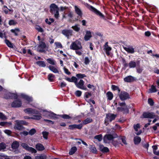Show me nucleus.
Segmentation results:
<instances>
[{
  "instance_id": "obj_31",
  "label": "nucleus",
  "mask_w": 159,
  "mask_h": 159,
  "mask_svg": "<svg viewBox=\"0 0 159 159\" xmlns=\"http://www.w3.org/2000/svg\"><path fill=\"white\" fill-rule=\"evenodd\" d=\"M55 76L52 74L50 73L48 75V79L50 82H53L54 81Z\"/></svg>"
},
{
  "instance_id": "obj_23",
  "label": "nucleus",
  "mask_w": 159,
  "mask_h": 159,
  "mask_svg": "<svg viewBox=\"0 0 159 159\" xmlns=\"http://www.w3.org/2000/svg\"><path fill=\"white\" fill-rule=\"evenodd\" d=\"M124 49L128 53L133 54L134 52V49L132 46L128 47H124Z\"/></svg>"
},
{
  "instance_id": "obj_36",
  "label": "nucleus",
  "mask_w": 159,
  "mask_h": 159,
  "mask_svg": "<svg viewBox=\"0 0 159 159\" xmlns=\"http://www.w3.org/2000/svg\"><path fill=\"white\" fill-rule=\"evenodd\" d=\"M107 99L109 100H111L113 97V93L111 92H108L106 94Z\"/></svg>"
},
{
  "instance_id": "obj_10",
  "label": "nucleus",
  "mask_w": 159,
  "mask_h": 159,
  "mask_svg": "<svg viewBox=\"0 0 159 159\" xmlns=\"http://www.w3.org/2000/svg\"><path fill=\"white\" fill-rule=\"evenodd\" d=\"M11 104V106L14 108H19L21 107L22 104L21 101L19 99H16Z\"/></svg>"
},
{
  "instance_id": "obj_62",
  "label": "nucleus",
  "mask_w": 159,
  "mask_h": 159,
  "mask_svg": "<svg viewBox=\"0 0 159 159\" xmlns=\"http://www.w3.org/2000/svg\"><path fill=\"white\" fill-rule=\"evenodd\" d=\"M143 20L149 23L150 21V18L148 17H144L143 16Z\"/></svg>"
},
{
  "instance_id": "obj_34",
  "label": "nucleus",
  "mask_w": 159,
  "mask_h": 159,
  "mask_svg": "<svg viewBox=\"0 0 159 159\" xmlns=\"http://www.w3.org/2000/svg\"><path fill=\"white\" fill-rule=\"evenodd\" d=\"M47 157L46 155L42 154L39 156H36L35 159H47Z\"/></svg>"
},
{
  "instance_id": "obj_24",
  "label": "nucleus",
  "mask_w": 159,
  "mask_h": 159,
  "mask_svg": "<svg viewBox=\"0 0 159 159\" xmlns=\"http://www.w3.org/2000/svg\"><path fill=\"white\" fill-rule=\"evenodd\" d=\"M19 142L17 141H13L11 144V148L13 149H18L19 146Z\"/></svg>"
},
{
  "instance_id": "obj_21",
  "label": "nucleus",
  "mask_w": 159,
  "mask_h": 159,
  "mask_svg": "<svg viewBox=\"0 0 159 159\" xmlns=\"http://www.w3.org/2000/svg\"><path fill=\"white\" fill-rule=\"evenodd\" d=\"M65 79L68 81L70 82H74L75 84L78 81L77 78L75 76H72L71 78L67 77Z\"/></svg>"
},
{
  "instance_id": "obj_37",
  "label": "nucleus",
  "mask_w": 159,
  "mask_h": 159,
  "mask_svg": "<svg viewBox=\"0 0 159 159\" xmlns=\"http://www.w3.org/2000/svg\"><path fill=\"white\" fill-rule=\"evenodd\" d=\"M149 12L153 13H155L157 12V9L155 7H152L150 8L149 10Z\"/></svg>"
},
{
  "instance_id": "obj_33",
  "label": "nucleus",
  "mask_w": 159,
  "mask_h": 159,
  "mask_svg": "<svg viewBox=\"0 0 159 159\" xmlns=\"http://www.w3.org/2000/svg\"><path fill=\"white\" fill-rule=\"evenodd\" d=\"M49 69L54 73H59V71L54 66H50L48 67Z\"/></svg>"
},
{
  "instance_id": "obj_13",
  "label": "nucleus",
  "mask_w": 159,
  "mask_h": 159,
  "mask_svg": "<svg viewBox=\"0 0 159 159\" xmlns=\"http://www.w3.org/2000/svg\"><path fill=\"white\" fill-rule=\"evenodd\" d=\"M24 112L29 114H39V111L31 108H27L24 110Z\"/></svg>"
},
{
  "instance_id": "obj_59",
  "label": "nucleus",
  "mask_w": 159,
  "mask_h": 159,
  "mask_svg": "<svg viewBox=\"0 0 159 159\" xmlns=\"http://www.w3.org/2000/svg\"><path fill=\"white\" fill-rule=\"evenodd\" d=\"M55 44L56 45L57 47L58 48H63L62 45L61 43L59 42H56Z\"/></svg>"
},
{
  "instance_id": "obj_63",
  "label": "nucleus",
  "mask_w": 159,
  "mask_h": 159,
  "mask_svg": "<svg viewBox=\"0 0 159 159\" xmlns=\"http://www.w3.org/2000/svg\"><path fill=\"white\" fill-rule=\"evenodd\" d=\"M134 128L135 130L136 131H138V129L140 128V124H137L136 125H134Z\"/></svg>"
},
{
  "instance_id": "obj_25",
  "label": "nucleus",
  "mask_w": 159,
  "mask_h": 159,
  "mask_svg": "<svg viewBox=\"0 0 159 159\" xmlns=\"http://www.w3.org/2000/svg\"><path fill=\"white\" fill-rule=\"evenodd\" d=\"M35 148L38 151H43L45 149L44 146L40 143L37 144L35 145Z\"/></svg>"
},
{
  "instance_id": "obj_30",
  "label": "nucleus",
  "mask_w": 159,
  "mask_h": 159,
  "mask_svg": "<svg viewBox=\"0 0 159 159\" xmlns=\"http://www.w3.org/2000/svg\"><path fill=\"white\" fill-rule=\"evenodd\" d=\"M92 37V35L90 31H88L86 32V33L84 37V39L85 41L89 40Z\"/></svg>"
},
{
  "instance_id": "obj_22",
  "label": "nucleus",
  "mask_w": 159,
  "mask_h": 159,
  "mask_svg": "<svg viewBox=\"0 0 159 159\" xmlns=\"http://www.w3.org/2000/svg\"><path fill=\"white\" fill-rule=\"evenodd\" d=\"M17 120H16V122L17 123L15 124L14 125V129L19 130L23 129L24 128L23 126L19 123V122H17Z\"/></svg>"
},
{
  "instance_id": "obj_51",
  "label": "nucleus",
  "mask_w": 159,
  "mask_h": 159,
  "mask_svg": "<svg viewBox=\"0 0 159 159\" xmlns=\"http://www.w3.org/2000/svg\"><path fill=\"white\" fill-rule=\"evenodd\" d=\"M17 23V22L13 20H9L8 24L10 25H15Z\"/></svg>"
},
{
  "instance_id": "obj_58",
  "label": "nucleus",
  "mask_w": 159,
  "mask_h": 159,
  "mask_svg": "<svg viewBox=\"0 0 159 159\" xmlns=\"http://www.w3.org/2000/svg\"><path fill=\"white\" fill-rule=\"evenodd\" d=\"M4 132L9 136H11L12 132L11 130L9 129H5L4 131Z\"/></svg>"
},
{
  "instance_id": "obj_32",
  "label": "nucleus",
  "mask_w": 159,
  "mask_h": 159,
  "mask_svg": "<svg viewBox=\"0 0 159 159\" xmlns=\"http://www.w3.org/2000/svg\"><path fill=\"white\" fill-rule=\"evenodd\" d=\"M35 115H33V116L31 117V118L34 120H39L42 118V116L40 112L39 114Z\"/></svg>"
},
{
  "instance_id": "obj_19",
  "label": "nucleus",
  "mask_w": 159,
  "mask_h": 159,
  "mask_svg": "<svg viewBox=\"0 0 159 159\" xmlns=\"http://www.w3.org/2000/svg\"><path fill=\"white\" fill-rule=\"evenodd\" d=\"M124 80L125 82L131 83L134 82L135 80V79L134 77L132 76L129 75L125 78Z\"/></svg>"
},
{
  "instance_id": "obj_39",
  "label": "nucleus",
  "mask_w": 159,
  "mask_h": 159,
  "mask_svg": "<svg viewBox=\"0 0 159 159\" xmlns=\"http://www.w3.org/2000/svg\"><path fill=\"white\" fill-rule=\"evenodd\" d=\"M5 43H6L7 45L9 48H13V44L10 42L8 40L6 39L5 40Z\"/></svg>"
},
{
  "instance_id": "obj_55",
  "label": "nucleus",
  "mask_w": 159,
  "mask_h": 159,
  "mask_svg": "<svg viewBox=\"0 0 159 159\" xmlns=\"http://www.w3.org/2000/svg\"><path fill=\"white\" fill-rule=\"evenodd\" d=\"M36 132V130L34 128L31 129L29 131V134L31 135H34Z\"/></svg>"
},
{
  "instance_id": "obj_3",
  "label": "nucleus",
  "mask_w": 159,
  "mask_h": 159,
  "mask_svg": "<svg viewBox=\"0 0 159 159\" xmlns=\"http://www.w3.org/2000/svg\"><path fill=\"white\" fill-rule=\"evenodd\" d=\"M117 116L116 114L111 113H108L106 114V116L104 120V124L107 125L109 122H111L115 120Z\"/></svg>"
},
{
  "instance_id": "obj_15",
  "label": "nucleus",
  "mask_w": 159,
  "mask_h": 159,
  "mask_svg": "<svg viewBox=\"0 0 159 159\" xmlns=\"http://www.w3.org/2000/svg\"><path fill=\"white\" fill-rule=\"evenodd\" d=\"M4 98L6 99H12L13 98L17 99L18 98V96L17 94L9 93L6 94Z\"/></svg>"
},
{
  "instance_id": "obj_26",
  "label": "nucleus",
  "mask_w": 159,
  "mask_h": 159,
  "mask_svg": "<svg viewBox=\"0 0 159 159\" xmlns=\"http://www.w3.org/2000/svg\"><path fill=\"white\" fill-rule=\"evenodd\" d=\"M99 149L103 153H107L109 151V149L108 148L104 147L103 145L100 146Z\"/></svg>"
},
{
  "instance_id": "obj_57",
  "label": "nucleus",
  "mask_w": 159,
  "mask_h": 159,
  "mask_svg": "<svg viewBox=\"0 0 159 159\" xmlns=\"http://www.w3.org/2000/svg\"><path fill=\"white\" fill-rule=\"evenodd\" d=\"M148 103L151 106H152L154 105V102L153 100L151 98H149L148 100Z\"/></svg>"
},
{
  "instance_id": "obj_40",
  "label": "nucleus",
  "mask_w": 159,
  "mask_h": 159,
  "mask_svg": "<svg viewBox=\"0 0 159 159\" xmlns=\"http://www.w3.org/2000/svg\"><path fill=\"white\" fill-rule=\"evenodd\" d=\"M90 149L93 153L94 154L97 153V151L94 145H91L90 147Z\"/></svg>"
},
{
  "instance_id": "obj_7",
  "label": "nucleus",
  "mask_w": 159,
  "mask_h": 159,
  "mask_svg": "<svg viewBox=\"0 0 159 159\" xmlns=\"http://www.w3.org/2000/svg\"><path fill=\"white\" fill-rule=\"evenodd\" d=\"M46 45L45 42L43 41H39V42L37 48L39 52H45V49L46 48Z\"/></svg>"
},
{
  "instance_id": "obj_46",
  "label": "nucleus",
  "mask_w": 159,
  "mask_h": 159,
  "mask_svg": "<svg viewBox=\"0 0 159 159\" xmlns=\"http://www.w3.org/2000/svg\"><path fill=\"white\" fill-rule=\"evenodd\" d=\"M56 114L53 112L49 113L48 114V116L51 119H54L56 118Z\"/></svg>"
},
{
  "instance_id": "obj_20",
  "label": "nucleus",
  "mask_w": 159,
  "mask_h": 159,
  "mask_svg": "<svg viewBox=\"0 0 159 159\" xmlns=\"http://www.w3.org/2000/svg\"><path fill=\"white\" fill-rule=\"evenodd\" d=\"M139 62L138 61L136 63L134 61H130L129 63V68H134L136 67V66L139 65Z\"/></svg>"
},
{
  "instance_id": "obj_42",
  "label": "nucleus",
  "mask_w": 159,
  "mask_h": 159,
  "mask_svg": "<svg viewBox=\"0 0 159 159\" xmlns=\"http://www.w3.org/2000/svg\"><path fill=\"white\" fill-rule=\"evenodd\" d=\"M77 150V148L75 147H72L69 152V154L70 155L73 154Z\"/></svg>"
},
{
  "instance_id": "obj_11",
  "label": "nucleus",
  "mask_w": 159,
  "mask_h": 159,
  "mask_svg": "<svg viewBox=\"0 0 159 159\" xmlns=\"http://www.w3.org/2000/svg\"><path fill=\"white\" fill-rule=\"evenodd\" d=\"M75 85L77 88L80 89L84 90H88L87 88L84 86V82L82 80H80L78 83L77 81Z\"/></svg>"
},
{
  "instance_id": "obj_60",
  "label": "nucleus",
  "mask_w": 159,
  "mask_h": 159,
  "mask_svg": "<svg viewBox=\"0 0 159 159\" xmlns=\"http://www.w3.org/2000/svg\"><path fill=\"white\" fill-rule=\"evenodd\" d=\"M120 139L121 140L122 142L125 145H127V143L126 142V138L125 136L122 137Z\"/></svg>"
},
{
  "instance_id": "obj_16",
  "label": "nucleus",
  "mask_w": 159,
  "mask_h": 159,
  "mask_svg": "<svg viewBox=\"0 0 159 159\" xmlns=\"http://www.w3.org/2000/svg\"><path fill=\"white\" fill-rule=\"evenodd\" d=\"M73 31L71 30L64 29L62 30V33L68 38L72 35Z\"/></svg>"
},
{
  "instance_id": "obj_54",
  "label": "nucleus",
  "mask_w": 159,
  "mask_h": 159,
  "mask_svg": "<svg viewBox=\"0 0 159 159\" xmlns=\"http://www.w3.org/2000/svg\"><path fill=\"white\" fill-rule=\"evenodd\" d=\"M43 137L46 139H47L48 136V135L49 133L48 132L46 131H43L42 133Z\"/></svg>"
},
{
  "instance_id": "obj_14",
  "label": "nucleus",
  "mask_w": 159,
  "mask_h": 159,
  "mask_svg": "<svg viewBox=\"0 0 159 159\" xmlns=\"http://www.w3.org/2000/svg\"><path fill=\"white\" fill-rule=\"evenodd\" d=\"M103 50L105 52L107 55L109 56L110 55V51L112 50L111 47L108 45V42H106L103 46Z\"/></svg>"
},
{
  "instance_id": "obj_29",
  "label": "nucleus",
  "mask_w": 159,
  "mask_h": 159,
  "mask_svg": "<svg viewBox=\"0 0 159 159\" xmlns=\"http://www.w3.org/2000/svg\"><path fill=\"white\" fill-rule=\"evenodd\" d=\"M141 140V138L139 136H135L134 137V143L135 145L139 144L140 143Z\"/></svg>"
},
{
  "instance_id": "obj_8",
  "label": "nucleus",
  "mask_w": 159,
  "mask_h": 159,
  "mask_svg": "<svg viewBox=\"0 0 159 159\" xmlns=\"http://www.w3.org/2000/svg\"><path fill=\"white\" fill-rule=\"evenodd\" d=\"M22 147L26 151L31 152L32 153H36L37 151L34 148L30 147L25 143H22L21 145Z\"/></svg>"
},
{
  "instance_id": "obj_53",
  "label": "nucleus",
  "mask_w": 159,
  "mask_h": 159,
  "mask_svg": "<svg viewBox=\"0 0 159 159\" xmlns=\"http://www.w3.org/2000/svg\"><path fill=\"white\" fill-rule=\"evenodd\" d=\"M0 119L2 120H4L7 119V118L3 113L0 112Z\"/></svg>"
},
{
  "instance_id": "obj_43",
  "label": "nucleus",
  "mask_w": 159,
  "mask_h": 159,
  "mask_svg": "<svg viewBox=\"0 0 159 159\" xmlns=\"http://www.w3.org/2000/svg\"><path fill=\"white\" fill-rule=\"evenodd\" d=\"M6 144L2 142L0 143V151H3L6 148Z\"/></svg>"
},
{
  "instance_id": "obj_27",
  "label": "nucleus",
  "mask_w": 159,
  "mask_h": 159,
  "mask_svg": "<svg viewBox=\"0 0 159 159\" xmlns=\"http://www.w3.org/2000/svg\"><path fill=\"white\" fill-rule=\"evenodd\" d=\"M75 13L77 14L80 17H81L82 16V12L80 9L77 6H75Z\"/></svg>"
},
{
  "instance_id": "obj_45",
  "label": "nucleus",
  "mask_w": 159,
  "mask_h": 159,
  "mask_svg": "<svg viewBox=\"0 0 159 159\" xmlns=\"http://www.w3.org/2000/svg\"><path fill=\"white\" fill-rule=\"evenodd\" d=\"M76 76L78 79H82L84 77H86V75L84 74H82L81 73L77 74L76 75Z\"/></svg>"
},
{
  "instance_id": "obj_1",
  "label": "nucleus",
  "mask_w": 159,
  "mask_h": 159,
  "mask_svg": "<svg viewBox=\"0 0 159 159\" xmlns=\"http://www.w3.org/2000/svg\"><path fill=\"white\" fill-rule=\"evenodd\" d=\"M49 8L50 12L52 14H54L55 17L58 19L59 16L58 7L55 3H52L50 5Z\"/></svg>"
},
{
  "instance_id": "obj_50",
  "label": "nucleus",
  "mask_w": 159,
  "mask_h": 159,
  "mask_svg": "<svg viewBox=\"0 0 159 159\" xmlns=\"http://www.w3.org/2000/svg\"><path fill=\"white\" fill-rule=\"evenodd\" d=\"M19 31L20 30L18 28H15V29H11V31L14 33L15 36H17L18 35V34L16 32V31L19 32Z\"/></svg>"
},
{
  "instance_id": "obj_9",
  "label": "nucleus",
  "mask_w": 159,
  "mask_h": 159,
  "mask_svg": "<svg viewBox=\"0 0 159 159\" xmlns=\"http://www.w3.org/2000/svg\"><path fill=\"white\" fill-rule=\"evenodd\" d=\"M142 118H149L151 119L154 118L156 117L154 113L153 112H144L142 114Z\"/></svg>"
},
{
  "instance_id": "obj_18",
  "label": "nucleus",
  "mask_w": 159,
  "mask_h": 159,
  "mask_svg": "<svg viewBox=\"0 0 159 159\" xmlns=\"http://www.w3.org/2000/svg\"><path fill=\"white\" fill-rule=\"evenodd\" d=\"M20 96L22 98L26 100L28 102V103L33 101V99L32 97H29L24 93H21L20 95Z\"/></svg>"
},
{
  "instance_id": "obj_61",
  "label": "nucleus",
  "mask_w": 159,
  "mask_h": 159,
  "mask_svg": "<svg viewBox=\"0 0 159 159\" xmlns=\"http://www.w3.org/2000/svg\"><path fill=\"white\" fill-rule=\"evenodd\" d=\"M122 61L123 65V66L125 68H126L128 66L129 64L126 63V61L124 58L122 59Z\"/></svg>"
},
{
  "instance_id": "obj_17",
  "label": "nucleus",
  "mask_w": 159,
  "mask_h": 159,
  "mask_svg": "<svg viewBox=\"0 0 159 159\" xmlns=\"http://www.w3.org/2000/svg\"><path fill=\"white\" fill-rule=\"evenodd\" d=\"M117 111L123 112V113L128 114L129 113V110L127 108V106L125 107H118L117 108Z\"/></svg>"
},
{
  "instance_id": "obj_12",
  "label": "nucleus",
  "mask_w": 159,
  "mask_h": 159,
  "mask_svg": "<svg viewBox=\"0 0 159 159\" xmlns=\"http://www.w3.org/2000/svg\"><path fill=\"white\" fill-rule=\"evenodd\" d=\"M83 127V124L82 123L79 124H73L69 125L68 129L70 130H73L75 129L81 130Z\"/></svg>"
},
{
  "instance_id": "obj_48",
  "label": "nucleus",
  "mask_w": 159,
  "mask_h": 159,
  "mask_svg": "<svg viewBox=\"0 0 159 159\" xmlns=\"http://www.w3.org/2000/svg\"><path fill=\"white\" fill-rule=\"evenodd\" d=\"M35 28L39 32H44L43 29L39 25H36Z\"/></svg>"
},
{
  "instance_id": "obj_28",
  "label": "nucleus",
  "mask_w": 159,
  "mask_h": 159,
  "mask_svg": "<svg viewBox=\"0 0 159 159\" xmlns=\"http://www.w3.org/2000/svg\"><path fill=\"white\" fill-rule=\"evenodd\" d=\"M93 121V119L91 118H87L82 121L83 125H86L87 124L92 122Z\"/></svg>"
},
{
  "instance_id": "obj_41",
  "label": "nucleus",
  "mask_w": 159,
  "mask_h": 159,
  "mask_svg": "<svg viewBox=\"0 0 159 159\" xmlns=\"http://www.w3.org/2000/svg\"><path fill=\"white\" fill-rule=\"evenodd\" d=\"M59 116L60 117L64 119H69L72 118L69 115L65 114L59 115Z\"/></svg>"
},
{
  "instance_id": "obj_47",
  "label": "nucleus",
  "mask_w": 159,
  "mask_h": 159,
  "mask_svg": "<svg viewBox=\"0 0 159 159\" xmlns=\"http://www.w3.org/2000/svg\"><path fill=\"white\" fill-rule=\"evenodd\" d=\"M94 139H97L99 142H100L102 140V134H99L95 136L94 137Z\"/></svg>"
},
{
  "instance_id": "obj_5",
  "label": "nucleus",
  "mask_w": 159,
  "mask_h": 159,
  "mask_svg": "<svg viewBox=\"0 0 159 159\" xmlns=\"http://www.w3.org/2000/svg\"><path fill=\"white\" fill-rule=\"evenodd\" d=\"M118 136L117 134L114 132L112 134H106L104 137L103 141L105 143H107L108 140H111L113 139L117 138Z\"/></svg>"
},
{
  "instance_id": "obj_64",
  "label": "nucleus",
  "mask_w": 159,
  "mask_h": 159,
  "mask_svg": "<svg viewBox=\"0 0 159 159\" xmlns=\"http://www.w3.org/2000/svg\"><path fill=\"white\" fill-rule=\"evenodd\" d=\"M90 62L89 58L88 57H86L84 58V63L86 65L89 64Z\"/></svg>"
},
{
  "instance_id": "obj_38",
  "label": "nucleus",
  "mask_w": 159,
  "mask_h": 159,
  "mask_svg": "<svg viewBox=\"0 0 159 159\" xmlns=\"http://www.w3.org/2000/svg\"><path fill=\"white\" fill-rule=\"evenodd\" d=\"M36 64L39 66L42 67H45L46 66V64L44 61H39L36 62Z\"/></svg>"
},
{
  "instance_id": "obj_4",
  "label": "nucleus",
  "mask_w": 159,
  "mask_h": 159,
  "mask_svg": "<svg viewBox=\"0 0 159 159\" xmlns=\"http://www.w3.org/2000/svg\"><path fill=\"white\" fill-rule=\"evenodd\" d=\"M82 46L80 41L76 40L72 42L70 46V48L73 50H78L82 49Z\"/></svg>"
},
{
  "instance_id": "obj_49",
  "label": "nucleus",
  "mask_w": 159,
  "mask_h": 159,
  "mask_svg": "<svg viewBox=\"0 0 159 159\" xmlns=\"http://www.w3.org/2000/svg\"><path fill=\"white\" fill-rule=\"evenodd\" d=\"M150 90L151 93L156 92L157 91L156 89V87L153 85L151 86V89H150Z\"/></svg>"
},
{
  "instance_id": "obj_44",
  "label": "nucleus",
  "mask_w": 159,
  "mask_h": 159,
  "mask_svg": "<svg viewBox=\"0 0 159 159\" xmlns=\"http://www.w3.org/2000/svg\"><path fill=\"white\" fill-rule=\"evenodd\" d=\"M47 61L50 64L52 65H55V61L53 59L51 58H49L46 59Z\"/></svg>"
},
{
  "instance_id": "obj_6",
  "label": "nucleus",
  "mask_w": 159,
  "mask_h": 159,
  "mask_svg": "<svg viewBox=\"0 0 159 159\" xmlns=\"http://www.w3.org/2000/svg\"><path fill=\"white\" fill-rule=\"evenodd\" d=\"M118 96L120 100L122 101L130 98L129 93L125 91H121Z\"/></svg>"
},
{
  "instance_id": "obj_52",
  "label": "nucleus",
  "mask_w": 159,
  "mask_h": 159,
  "mask_svg": "<svg viewBox=\"0 0 159 159\" xmlns=\"http://www.w3.org/2000/svg\"><path fill=\"white\" fill-rule=\"evenodd\" d=\"M138 67L136 68L137 72L138 73H141L143 70V69L141 68L140 65L138 66Z\"/></svg>"
},
{
  "instance_id": "obj_2",
  "label": "nucleus",
  "mask_w": 159,
  "mask_h": 159,
  "mask_svg": "<svg viewBox=\"0 0 159 159\" xmlns=\"http://www.w3.org/2000/svg\"><path fill=\"white\" fill-rule=\"evenodd\" d=\"M85 5L89 10L94 12L98 16L105 20H106L104 15L95 8L88 3L85 4Z\"/></svg>"
},
{
  "instance_id": "obj_56",
  "label": "nucleus",
  "mask_w": 159,
  "mask_h": 159,
  "mask_svg": "<svg viewBox=\"0 0 159 159\" xmlns=\"http://www.w3.org/2000/svg\"><path fill=\"white\" fill-rule=\"evenodd\" d=\"M82 92L80 90H77L75 92V95L77 97H80L82 95Z\"/></svg>"
},
{
  "instance_id": "obj_35",
  "label": "nucleus",
  "mask_w": 159,
  "mask_h": 159,
  "mask_svg": "<svg viewBox=\"0 0 159 159\" xmlns=\"http://www.w3.org/2000/svg\"><path fill=\"white\" fill-rule=\"evenodd\" d=\"M71 28L76 32H78L80 29V25L78 24H75L74 26H72Z\"/></svg>"
}]
</instances>
